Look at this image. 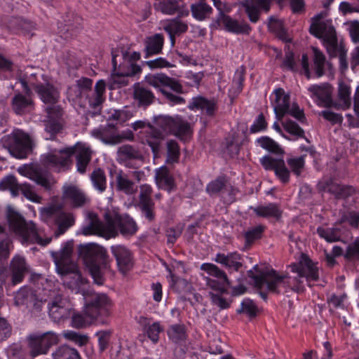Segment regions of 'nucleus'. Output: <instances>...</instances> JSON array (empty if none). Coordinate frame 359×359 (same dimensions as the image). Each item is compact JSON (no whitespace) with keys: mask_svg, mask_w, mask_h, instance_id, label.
Instances as JSON below:
<instances>
[{"mask_svg":"<svg viewBox=\"0 0 359 359\" xmlns=\"http://www.w3.org/2000/svg\"><path fill=\"white\" fill-rule=\"evenodd\" d=\"M73 245V241H69L65 243L60 250L50 252L56 271L62 276L64 285L76 293L82 292L85 299L84 314L90 320L104 324L111 314V300L104 293H86L83 287L87 281L72 259Z\"/></svg>","mask_w":359,"mask_h":359,"instance_id":"nucleus-1","label":"nucleus"},{"mask_svg":"<svg viewBox=\"0 0 359 359\" xmlns=\"http://www.w3.org/2000/svg\"><path fill=\"white\" fill-rule=\"evenodd\" d=\"M290 267L292 272L297 273L296 276L291 278L287 275H280L273 269L260 268L258 265L249 270L248 275L253 280L257 288L261 290L266 285L269 292L277 294L280 292V287L285 289V292L288 290L297 293L302 292L304 290V279L309 287H311V281L319 279L318 267L305 255L302 256L299 263L292 264Z\"/></svg>","mask_w":359,"mask_h":359,"instance_id":"nucleus-2","label":"nucleus"},{"mask_svg":"<svg viewBox=\"0 0 359 359\" xmlns=\"http://www.w3.org/2000/svg\"><path fill=\"white\" fill-rule=\"evenodd\" d=\"M78 253L92 276L93 281L98 285L104 283V273L111 271L110 262L107 250L95 243L80 245Z\"/></svg>","mask_w":359,"mask_h":359,"instance_id":"nucleus-3","label":"nucleus"},{"mask_svg":"<svg viewBox=\"0 0 359 359\" xmlns=\"http://www.w3.org/2000/svg\"><path fill=\"white\" fill-rule=\"evenodd\" d=\"M6 215L10 228L20 236L22 243L46 246L50 242L51 238H42L41 232L36 224L32 221L27 222L11 205L7 206Z\"/></svg>","mask_w":359,"mask_h":359,"instance_id":"nucleus-4","label":"nucleus"},{"mask_svg":"<svg viewBox=\"0 0 359 359\" xmlns=\"http://www.w3.org/2000/svg\"><path fill=\"white\" fill-rule=\"evenodd\" d=\"M144 79L146 83L162 94L165 102L170 105L185 104V99L179 95L184 93L183 86L179 80L163 73L149 74Z\"/></svg>","mask_w":359,"mask_h":359,"instance_id":"nucleus-5","label":"nucleus"},{"mask_svg":"<svg viewBox=\"0 0 359 359\" xmlns=\"http://www.w3.org/2000/svg\"><path fill=\"white\" fill-rule=\"evenodd\" d=\"M201 269L206 271L209 275L217 278L218 280L210 278L207 279V285L212 289L219 292L220 294L209 292L212 303L217 306L221 309H226L229 307V302L221 294L227 292V287L230 285V282L226 273L219 269L216 265L211 263L203 264Z\"/></svg>","mask_w":359,"mask_h":359,"instance_id":"nucleus-6","label":"nucleus"},{"mask_svg":"<svg viewBox=\"0 0 359 359\" xmlns=\"http://www.w3.org/2000/svg\"><path fill=\"white\" fill-rule=\"evenodd\" d=\"M1 142L9 153L17 158H25L32 153L34 142L29 134L20 129L5 135Z\"/></svg>","mask_w":359,"mask_h":359,"instance_id":"nucleus-7","label":"nucleus"},{"mask_svg":"<svg viewBox=\"0 0 359 359\" xmlns=\"http://www.w3.org/2000/svg\"><path fill=\"white\" fill-rule=\"evenodd\" d=\"M108 226L109 237H114L118 231L125 237L132 236L138 230L136 222L128 215H120L115 210H107L104 213Z\"/></svg>","mask_w":359,"mask_h":359,"instance_id":"nucleus-8","label":"nucleus"},{"mask_svg":"<svg viewBox=\"0 0 359 359\" xmlns=\"http://www.w3.org/2000/svg\"><path fill=\"white\" fill-rule=\"evenodd\" d=\"M40 212L44 219L53 221L57 225L55 236L63 234L75 222L73 213L64 211V204L61 203H51L47 207L42 208Z\"/></svg>","mask_w":359,"mask_h":359,"instance_id":"nucleus-9","label":"nucleus"},{"mask_svg":"<svg viewBox=\"0 0 359 359\" xmlns=\"http://www.w3.org/2000/svg\"><path fill=\"white\" fill-rule=\"evenodd\" d=\"M154 123L165 135L173 134L182 138L191 133L189 123L180 116L159 115L154 118Z\"/></svg>","mask_w":359,"mask_h":359,"instance_id":"nucleus-10","label":"nucleus"},{"mask_svg":"<svg viewBox=\"0 0 359 359\" xmlns=\"http://www.w3.org/2000/svg\"><path fill=\"white\" fill-rule=\"evenodd\" d=\"M29 354L32 358L46 354L50 348L59 341V335L54 332L48 331L42 334L33 333L27 337Z\"/></svg>","mask_w":359,"mask_h":359,"instance_id":"nucleus-11","label":"nucleus"},{"mask_svg":"<svg viewBox=\"0 0 359 359\" xmlns=\"http://www.w3.org/2000/svg\"><path fill=\"white\" fill-rule=\"evenodd\" d=\"M92 135L108 145H116L125 140L130 141L134 140V134L131 130L123 131L119 134L116 124L113 123H108L103 128L93 130Z\"/></svg>","mask_w":359,"mask_h":359,"instance_id":"nucleus-12","label":"nucleus"},{"mask_svg":"<svg viewBox=\"0 0 359 359\" xmlns=\"http://www.w3.org/2000/svg\"><path fill=\"white\" fill-rule=\"evenodd\" d=\"M117 157L119 163L131 168H138L144 161V156L140 149L128 144L118 148Z\"/></svg>","mask_w":359,"mask_h":359,"instance_id":"nucleus-13","label":"nucleus"},{"mask_svg":"<svg viewBox=\"0 0 359 359\" xmlns=\"http://www.w3.org/2000/svg\"><path fill=\"white\" fill-rule=\"evenodd\" d=\"M45 111L47 113V118L43 121L45 131L49 135L46 139L53 140L63 128L61 121L62 109L60 106H50L47 107Z\"/></svg>","mask_w":359,"mask_h":359,"instance_id":"nucleus-14","label":"nucleus"},{"mask_svg":"<svg viewBox=\"0 0 359 359\" xmlns=\"http://www.w3.org/2000/svg\"><path fill=\"white\" fill-rule=\"evenodd\" d=\"M49 316L55 323H60L68 318L72 313L69 301L60 294L56 295L48 303Z\"/></svg>","mask_w":359,"mask_h":359,"instance_id":"nucleus-15","label":"nucleus"},{"mask_svg":"<svg viewBox=\"0 0 359 359\" xmlns=\"http://www.w3.org/2000/svg\"><path fill=\"white\" fill-rule=\"evenodd\" d=\"M74 152V147L54 149L41 156V162L48 168H60L67 165Z\"/></svg>","mask_w":359,"mask_h":359,"instance_id":"nucleus-16","label":"nucleus"},{"mask_svg":"<svg viewBox=\"0 0 359 359\" xmlns=\"http://www.w3.org/2000/svg\"><path fill=\"white\" fill-rule=\"evenodd\" d=\"M151 193L152 189L149 185L140 186L138 207L142 215L149 222H154L156 218L155 203L151 197Z\"/></svg>","mask_w":359,"mask_h":359,"instance_id":"nucleus-17","label":"nucleus"},{"mask_svg":"<svg viewBox=\"0 0 359 359\" xmlns=\"http://www.w3.org/2000/svg\"><path fill=\"white\" fill-rule=\"evenodd\" d=\"M323 17V13H320L312 18L313 22L310 26L309 32L314 36L322 39L324 43L329 41L332 36L335 37L337 35L334 27L330 21H320Z\"/></svg>","mask_w":359,"mask_h":359,"instance_id":"nucleus-18","label":"nucleus"},{"mask_svg":"<svg viewBox=\"0 0 359 359\" xmlns=\"http://www.w3.org/2000/svg\"><path fill=\"white\" fill-rule=\"evenodd\" d=\"M13 111L17 115H24L32 112L34 109L33 95L24 94L17 91L11 102Z\"/></svg>","mask_w":359,"mask_h":359,"instance_id":"nucleus-19","label":"nucleus"},{"mask_svg":"<svg viewBox=\"0 0 359 359\" xmlns=\"http://www.w3.org/2000/svg\"><path fill=\"white\" fill-rule=\"evenodd\" d=\"M308 90L313 97H316L318 105L324 107H331L332 106L337 107L332 99V88L330 84L324 83L320 85H312Z\"/></svg>","mask_w":359,"mask_h":359,"instance_id":"nucleus-20","label":"nucleus"},{"mask_svg":"<svg viewBox=\"0 0 359 359\" xmlns=\"http://www.w3.org/2000/svg\"><path fill=\"white\" fill-rule=\"evenodd\" d=\"M62 189L63 199L69 201L74 208H82L90 201L86 194L76 186H65Z\"/></svg>","mask_w":359,"mask_h":359,"instance_id":"nucleus-21","label":"nucleus"},{"mask_svg":"<svg viewBox=\"0 0 359 359\" xmlns=\"http://www.w3.org/2000/svg\"><path fill=\"white\" fill-rule=\"evenodd\" d=\"M31 86L43 103L57 106L55 104L58 102L60 93L52 83H32Z\"/></svg>","mask_w":359,"mask_h":359,"instance_id":"nucleus-22","label":"nucleus"},{"mask_svg":"<svg viewBox=\"0 0 359 359\" xmlns=\"http://www.w3.org/2000/svg\"><path fill=\"white\" fill-rule=\"evenodd\" d=\"M142 72L140 65L135 63H131L128 67V69L124 72L113 73L109 80V88L115 89L126 86L128 84V77L134 76Z\"/></svg>","mask_w":359,"mask_h":359,"instance_id":"nucleus-23","label":"nucleus"},{"mask_svg":"<svg viewBox=\"0 0 359 359\" xmlns=\"http://www.w3.org/2000/svg\"><path fill=\"white\" fill-rule=\"evenodd\" d=\"M111 251L122 273H126L132 269L133 266L132 254L128 248L123 245H113L111 247Z\"/></svg>","mask_w":359,"mask_h":359,"instance_id":"nucleus-24","label":"nucleus"},{"mask_svg":"<svg viewBox=\"0 0 359 359\" xmlns=\"http://www.w3.org/2000/svg\"><path fill=\"white\" fill-rule=\"evenodd\" d=\"M324 46L330 57L339 56L340 69L342 72L346 71L348 69L346 50L342 43H338L337 36H332L329 41L324 43Z\"/></svg>","mask_w":359,"mask_h":359,"instance_id":"nucleus-25","label":"nucleus"},{"mask_svg":"<svg viewBox=\"0 0 359 359\" xmlns=\"http://www.w3.org/2000/svg\"><path fill=\"white\" fill-rule=\"evenodd\" d=\"M241 4L245 8L249 20L253 23H256L259 20L261 8L266 11L269 10L268 0H245Z\"/></svg>","mask_w":359,"mask_h":359,"instance_id":"nucleus-26","label":"nucleus"},{"mask_svg":"<svg viewBox=\"0 0 359 359\" xmlns=\"http://www.w3.org/2000/svg\"><path fill=\"white\" fill-rule=\"evenodd\" d=\"M133 98L140 107H147L155 101L154 93L147 87L136 83L133 86Z\"/></svg>","mask_w":359,"mask_h":359,"instance_id":"nucleus-27","label":"nucleus"},{"mask_svg":"<svg viewBox=\"0 0 359 359\" xmlns=\"http://www.w3.org/2000/svg\"><path fill=\"white\" fill-rule=\"evenodd\" d=\"M242 257L237 252H230L227 255L217 253L213 259L217 263L220 264L229 271H238L243 266Z\"/></svg>","mask_w":359,"mask_h":359,"instance_id":"nucleus-28","label":"nucleus"},{"mask_svg":"<svg viewBox=\"0 0 359 359\" xmlns=\"http://www.w3.org/2000/svg\"><path fill=\"white\" fill-rule=\"evenodd\" d=\"M276 95L275 104L273 107L276 118L281 121L287 114L290 105V95H286L283 88H277L274 90Z\"/></svg>","mask_w":359,"mask_h":359,"instance_id":"nucleus-29","label":"nucleus"},{"mask_svg":"<svg viewBox=\"0 0 359 359\" xmlns=\"http://www.w3.org/2000/svg\"><path fill=\"white\" fill-rule=\"evenodd\" d=\"M29 177L45 189L50 190L51 189L53 183L51 175L41 167L32 168L29 172Z\"/></svg>","mask_w":359,"mask_h":359,"instance_id":"nucleus-30","label":"nucleus"},{"mask_svg":"<svg viewBox=\"0 0 359 359\" xmlns=\"http://www.w3.org/2000/svg\"><path fill=\"white\" fill-rule=\"evenodd\" d=\"M164 43V38L161 34H155L147 36L144 39L145 57L158 54L161 52Z\"/></svg>","mask_w":359,"mask_h":359,"instance_id":"nucleus-31","label":"nucleus"},{"mask_svg":"<svg viewBox=\"0 0 359 359\" xmlns=\"http://www.w3.org/2000/svg\"><path fill=\"white\" fill-rule=\"evenodd\" d=\"M12 273V283L15 285L24 279L25 275L28 272L25 259L21 257H15L11 263Z\"/></svg>","mask_w":359,"mask_h":359,"instance_id":"nucleus-32","label":"nucleus"},{"mask_svg":"<svg viewBox=\"0 0 359 359\" xmlns=\"http://www.w3.org/2000/svg\"><path fill=\"white\" fill-rule=\"evenodd\" d=\"M82 233L87 235H97L100 236H108V226H106L96 217L92 218L88 224L82 228Z\"/></svg>","mask_w":359,"mask_h":359,"instance_id":"nucleus-33","label":"nucleus"},{"mask_svg":"<svg viewBox=\"0 0 359 359\" xmlns=\"http://www.w3.org/2000/svg\"><path fill=\"white\" fill-rule=\"evenodd\" d=\"M220 20L225 28L229 32L237 34H249L251 30V27L248 23L239 24L238 21L233 20L229 15L224 14L220 16Z\"/></svg>","mask_w":359,"mask_h":359,"instance_id":"nucleus-34","label":"nucleus"},{"mask_svg":"<svg viewBox=\"0 0 359 359\" xmlns=\"http://www.w3.org/2000/svg\"><path fill=\"white\" fill-rule=\"evenodd\" d=\"M74 154H76L77 170L83 174L91 160V151L88 148L78 147H74Z\"/></svg>","mask_w":359,"mask_h":359,"instance_id":"nucleus-35","label":"nucleus"},{"mask_svg":"<svg viewBox=\"0 0 359 359\" xmlns=\"http://www.w3.org/2000/svg\"><path fill=\"white\" fill-rule=\"evenodd\" d=\"M191 11L195 19L202 21L210 17L212 8L205 3V0H198L191 5Z\"/></svg>","mask_w":359,"mask_h":359,"instance_id":"nucleus-36","label":"nucleus"},{"mask_svg":"<svg viewBox=\"0 0 359 359\" xmlns=\"http://www.w3.org/2000/svg\"><path fill=\"white\" fill-rule=\"evenodd\" d=\"M106 83L104 80H99L95 86L94 92L91 95L88 96L89 106L91 108L96 109L97 107L102 104L104 99L103 97L105 92Z\"/></svg>","mask_w":359,"mask_h":359,"instance_id":"nucleus-37","label":"nucleus"},{"mask_svg":"<svg viewBox=\"0 0 359 359\" xmlns=\"http://www.w3.org/2000/svg\"><path fill=\"white\" fill-rule=\"evenodd\" d=\"M188 108L191 110H205L208 115L212 116L215 110V103L203 97H196L192 99L188 105Z\"/></svg>","mask_w":359,"mask_h":359,"instance_id":"nucleus-38","label":"nucleus"},{"mask_svg":"<svg viewBox=\"0 0 359 359\" xmlns=\"http://www.w3.org/2000/svg\"><path fill=\"white\" fill-rule=\"evenodd\" d=\"M36 292L29 287H24L20 288L16 293L14 302L16 306H26L27 308L30 305L32 302L34 301Z\"/></svg>","mask_w":359,"mask_h":359,"instance_id":"nucleus-39","label":"nucleus"},{"mask_svg":"<svg viewBox=\"0 0 359 359\" xmlns=\"http://www.w3.org/2000/svg\"><path fill=\"white\" fill-rule=\"evenodd\" d=\"M117 190L123 192L126 195H133L137 191V186L129 180L126 175L119 174L116 177Z\"/></svg>","mask_w":359,"mask_h":359,"instance_id":"nucleus-40","label":"nucleus"},{"mask_svg":"<svg viewBox=\"0 0 359 359\" xmlns=\"http://www.w3.org/2000/svg\"><path fill=\"white\" fill-rule=\"evenodd\" d=\"M155 180L159 187L171 188L174 185L173 177L165 166L156 170Z\"/></svg>","mask_w":359,"mask_h":359,"instance_id":"nucleus-41","label":"nucleus"},{"mask_svg":"<svg viewBox=\"0 0 359 359\" xmlns=\"http://www.w3.org/2000/svg\"><path fill=\"white\" fill-rule=\"evenodd\" d=\"M254 212L263 217H273L278 219L281 217V211L278 207L273 203L267 205H259L253 208Z\"/></svg>","mask_w":359,"mask_h":359,"instance_id":"nucleus-42","label":"nucleus"},{"mask_svg":"<svg viewBox=\"0 0 359 359\" xmlns=\"http://www.w3.org/2000/svg\"><path fill=\"white\" fill-rule=\"evenodd\" d=\"M328 192L334 194L337 199H346L353 195L355 189L352 186L334 184H331Z\"/></svg>","mask_w":359,"mask_h":359,"instance_id":"nucleus-43","label":"nucleus"},{"mask_svg":"<svg viewBox=\"0 0 359 359\" xmlns=\"http://www.w3.org/2000/svg\"><path fill=\"white\" fill-rule=\"evenodd\" d=\"M53 359H81L78 351L67 345H62L52 353Z\"/></svg>","mask_w":359,"mask_h":359,"instance_id":"nucleus-44","label":"nucleus"},{"mask_svg":"<svg viewBox=\"0 0 359 359\" xmlns=\"http://www.w3.org/2000/svg\"><path fill=\"white\" fill-rule=\"evenodd\" d=\"M20 184L18 183L15 177L9 175L4 177L0 182V189L9 190L13 196L19 195Z\"/></svg>","mask_w":359,"mask_h":359,"instance_id":"nucleus-45","label":"nucleus"},{"mask_svg":"<svg viewBox=\"0 0 359 359\" xmlns=\"http://www.w3.org/2000/svg\"><path fill=\"white\" fill-rule=\"evenodd\" d=\"M317 233L319 236L324 238L328 243H333L340 241L341 230L337 227L324 228L318 227Z\"/></svg>","mask_w":359,"mask_h":359,"instance_id":"nucleus-46","label":"nucleus"},{"mask_svg":"<svg viewBox=\"0 0 359 359\" xmlns=\"http://www.w3.org/2000/svg\"><path fill=\"white\" fill-rule=\"evenodd\" d=\"M178 0H156L155 8L163 13L172 15L179 9Z\"/></svg>","mask_w":359,"mask_h":359,"instance_id":"nucleus-47","label":"nucleus"},{"mask_svg":"<svg viewBox=\"0 0 359 359\" xmlns=\"http://www.w3.org/2000/svg\"><path fill=\"white\" fill-rule=\"evenodd\" d=\"M167 332L169 339L175 343L184 342L187 338L185 327L182 324L170 326Z\"/></svg>","mask_w":359,"mask_h":359,"instance_id":"nucleus-48","label":"nucleus"},{"mask_svg":"<svg viewBox=\"0 0 359 359\" xmlns=\"http://www.w3.org/2000/svg\"><path fill=\"white\" fill-rule=\"evenodd\" d=\"M164 137L165 135L156 128L150 131V137L147 140V143L151 147L155 156L158 154L161 142Z\"/></svg>","mask_w":359,"mask_h":359,"instance_id":"nucleus-49","label":"nucleus"},{"mask_svg":"<svg viewBox=\"0 0 359 359\" xmlns=\"http://www.w3.org/2000/svg\"><path fill=\"white\" fill-rule=\"evenodd\" d=\"M90 180L93 187L99 191L102 192L106 189V176L101 168H97L91 173Z\"/></svg>","mask_w":359,"mask_h":359,"instance_id":"nucleus-50","label":"nucleus"},{"mask_svg":"<svg viewBox=\"0 0 359 359\" xmlns=\"http://www.w3.org/2000/svg\"><path fill=\"white\" fill-rule=\"evenodd\" d=\"M188 26L186 23L182 22L179 17H177L170 21L165 27V30L172 36L174 34H180L187 32Z\"/></svg>","mask_w":359,"mask_h":359,"instance_id":"nucleus-51","label":"nucleus"},{"mask_svg":"<svg viewBox=\"0 0 359 359\" xmlns=\"http://www.w3.org/2000/svg\"><path fill=\"white\" fill-rule=\"evenodd\" d=\"M167 158L166 163H174L179 161L180 151L178 143L173 140H170L166 143Z\"/></svg>","mask_w":359,"mask_h":359,"instance_id":"nucleus-52","label":"nucleus"},{"mask_svg":"<svg viewBox=\"0 0 359 359\" xmlns=\"http://www.w3.org/2000/svg\"><path fill=\"white\" fill-rule=\"evenodd\" d=\"M268 27L271 31L276 34L279 39L287 41V33L281 20H277L273 17H270Z\"/></svg>","mask_w":359,"mask_h":359,"instance_id":"nucleus-53","label":"nucleus"},{"mask_svg":"<svg viewBox=\"0 0 359 359\" xmlns=\"http://www.w3.org/2000/svg\"><path fill=\"white\" fill-rule=\"evenodd\" d=\"M148 338L154 344L159 340V334L163 331V327L159 323L155 322L152 324H145L143 328Z\"/></svg>","mask_w":359,"mask_h":359,"instance_id":"nucleus-54","label":"nucleus"},{"mask_svg":"<svg viewBox=\"0 0 359 359\" xmlns=\"http://www.w3.org/2000/svg\"><path fill=\"white\" fill-rule=\"evenodd\" d=\"M282 125L286 132L295 136L297 138L304 137L307 142L308 139L304 137V130L294 121L291 119H286L282 121Z\"/></svg>","mask_w":359,"mask_h":359,"instance_id":"nucleus-55","label":"nucleus"},{"mask_svg":"<svg viewBox=\"0 0 359 359\" xmlns=\"http://www.w3.org/2000/svg\"><path fill=\"white\" fill-rule=\"evenodd\" d=\"M338 97L341 102L340 105L345 108H348L351 106V89L348 85L344 83L339 84Z\"/></svg>","mask_w":359,"mask_h":359,"instance_id":"nucleus-56","label":"nucleus"},{"mask_svg":"<svg viewBox=\"0 0 359 359\" xmlns=\"http://www.w3.org/2000/svg\"><path fill=\"white\" fill-rule=\"evenodd\" d=\"M264 226L259 225L246 231L244 233L245 240V246L248 247L251 245L256 240L260 238L264 232Z\"/></svg>","mask_w":359,"mask_h":359,"instance_id":"nucleus-57","label":"nucleus"},{"mask_svg":"<svg viewBox=\"0 0 359 359\" xmlns=\"http://www.w3.org/2000/svg\"><path fill=\"white\" fill-rule=\"evenodd\" d=\"M257 142L262 148L271 153L276 154H283V150L280 147V146L275 141L268 137L259 138Z\"/></svg>","mask_w":359,"mask_h":359,"instance_id":"nucleus-58","label":"nucleus"},{"mask_svg":"<svg viewBox=\"0 0 359 359\" xmlns=\"http://www.w3.org/2000/svg\"><path fill=\"white\" fill-rule=\"evenodd\" d=\"M314 58L313 62L315 66V72L318 77H320L324 74V67L325 57L322 52L317 48H313Z\"/></svg>","mask_w":359,"mask_h":359,"instance_id":"nucleus-59","label":"nucleus"},{"mask_svg":"<svg viewBox=\"0 0 359 359\" xmlns=\"http://www.w3.org/2000/svg\"><path fill=\"white\" fill-rule=\"evenodd\" d=\"M287 165L292 172L297 176H299L304 167V156L297 158H290L287 160Z\"/></svg>","mask_w":359,"mask_h":359,"instance_id":"nucleus-60","label":"nucleus"},{"mask_svg":"<svg viewBox=\"0 0 359 359\" xmlns=\"http://www.w3.org/2000/svg\"><path fill=\"white\" fill-rule=\"evenodd\" d=\"M276 177L283 183L287 184L290 181V170L286 167L283 159L279 161V164L274 171Z\"/></svg>","mask_w":359,"mask_h":359,"instance_id":"nucleus-61","label":"nucleus"},{"mask_svg":"<svg viewBox=\"0 0 359 359\" xmlns=\"http://www.w3.org/2000/svg\"><path fill=\"white\" fill-rule=\"evenodd\" d=\"M257 311V306L250 299H245L241 303V308L238 310V313H245L250 318L256 316Z\"/></svg>","mask_w":359,"mask_h":359,"instance_id":"nucleus-62","label":"nucleus"},{"mask_svg":"<svg viewBox=\"0 0 359 359\" xmlns=\"http://www.w3.org/2000/svg\"><path fill=\"white\" fill-rule=\"evenodd\" d=\"M344 257L348 260H359V238L348 245L344 254Z\"/></svg>","mask_w":359,"mask_h":359,"instance_id":"nucleus-63","label":"nucleus"},{"mask_svg":"<svg viewBox=\"0 0 359 359\" xmlns=\"http://www.w3.org/2000/svg\"><path fill=\"white\" fill-rule=\"evenodd\" d=\"M94 320H90L87 316L76 313L72 317V325L75 328H83L90 325Z\"/></svg>","mask_w":359,"mask_h":359,"instance_id":"nucleus-64","label":"nucleus"}]
</instances>
